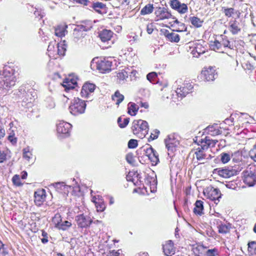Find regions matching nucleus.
Here are the masks:
<instances>
[{"instance_id": "obj_1", "label": "nucleus", "mask_w": 256, "mask_h": 256, "mask_svg": "<svg viewBox=\"0 0 256 256\" xmlns=\"http://www.w3.org/2000/svg\"><path fill=\"white\" fill-rule=\"evenodd\" d=\"M194 142L199 146L195 150L196 158L197 160L204 163V161L209 160L212 158L210 154H206V152L208 148L214 147L218 141L211 140L208 136H206L204 138L196 137Z\"/></svg>"}, {"instance_id": "obj_2", "label": "nucleus", "mask_w": 256, "mask_h": 256, "mask_svg": "<svg viewBox=\"0 0 256 256\" xmlns=\"http://www.w3.org/2000/svg\"><path fill=\"white\" fill-rule=\"evenodd\" d=\"M16 78L14 76V70L10 67L4 68L2 71V82L4 88H10L16 84Z\"/></svg>"}, {"instance_id": "obj_3", "label": "nucleus", "mask_w": 256, "mask_h": 256, "mask_svg": "<svg viewBox=\"0 0 256 256\" xmlns=\"http://www.w3.org/2000/svg\"><path fill=\"white\" fill-rule=\"evenodd\" d=\"M210 48L214 51L224 52V50L228 48L232 49V44L226 36L221 35L218 39H216L212 41L210 44Z\"/></svg>"}, {"instance_id": "obj_4", "label": "nucleus", "mask_w": 256, "mask_h": 256, "mask_svg": "<svg viewBox=\"0 0 256 256\" xmlns=\"http://www.w3.org/2000/svg\"><path fill=\"white\" fill-rule=\"evenodd\" d=\"M131 129L135 136L139 138H143L148 133V124L146 122L141 119L135 120L132 123Z\"/></svg>"}, {"instance_id": "obj_5", "label": "nucleus", "mask_w": 256, "mask_h": 256, "mask_svg": "<svg viewBox=\"0 0 256 256\" xmlns=\"http://www.w3.org/2000/svg\"><path fill=\"white\" fill-rule=\"evenodd\" d=\"M139 151L147 156L152 165L156 166L160 162L159 154L151 145L146 144L141 147Z\"/></svg>"}, {"instance_id": "obj_6", "label": "nucleus", "mask_w": 256, "mask_h": 256, "mask_svg": "<svg viewBox=\"0 0 256 256\" xmlns=\"http://www.w3.org/2000/svg\"><path fill=\"white\" fill-rule=\"evenodd\" d=\"M243 182L248 186H253L256 184V170L254 165H250L242 172Z\"/></svg>"}, {"instance_id": "obj_7", "label": "nucleus", "mask_w": 256, "mask_h": 256, "mask_svg": "<svg viewBox=\"0 0 256 256\" xmlns=\"http://www.w3.org/2000/svg\"><path fill=\"white\" fill-rule=\"evenodd\" d=\"M86 107V101L78 98H74L71 102L69 110L74 116H78L85 112Z\"/></svg>"}, {"instance_id": "obj_8", "label": "nucleus", "mask_w": 256, "mask_h": 256, "mask_svg": "<svg viewBox=\"0 0 256 256\" xmlns=\"http://www.w3.org/2000/svg\"><path fill=\"white\" fill-rule=\"evenodd\" d=\"M154 20L156 22H160L170 20L176 19L172 16L170 11L164 6H157L154 12Z\"/></svg>"}, {"instance_id": "obj_9", "label": "nucleus", "mask_w": 256, "mask_h": 256, "mask_svg": "<svg viewBox=\"0 0 256 256\" xmlns=\"http://www.w3.org/2000/svg\"><path fill=\"white\" fill-rule=\"evenodd\" d=\"M204 194L206 198L212 200H218L222 196L220 190L212 186L205 188L204 190Z\"/></svg>"}, {"instance_id": "obj_10", "label": "nucleus", "mask_w": 256, "mask_h": 256, "mask_svg": "<svg viewBox=\"0 0 256 256\" xmlns=\"http://www.w3.org/2000/svg\"><path fill=\"white\" fill-rule=\"evenodd\" d=\"M201 76L206 81H213L216 78L217 73L215 66H205L201 71Z\"/></svg>"}, {"instance_id": "obj_11", "label": "nucleus", "mask_w": 256, "mask_h": 256, "mask_svg": "<svg viewBox=\"0 0 256 256\" xmlns=\"http://www.w3.org/2000/svg\"><path fill=\"white\" fill-rule=\"evenodd\" d=\"M96 62V69L102 74L111 70L112 62L106 58H98Z\"/></svg>"}, {"instance_id": "obj_12", "label": "nucleus", "mask_w": 256, "mask_h": 256, "mask_svg": "<svg viewBox=\"0 0 256 256\" xmlns=\"http://www.w3.org/2000/svg\"><path fill=\"white\" fill-rule=\"evenodd\" d=\"M72 125L66 122H60L56 124V132L58 134L67 137L70 136Z\"/></svg>"}, {"instance_id": "obj_13", "label": "nucleus", "mask_w": 256, "mask_h": 256, "mask_svg": "<svg viewBox=\"0 0 256 256\" xmlns=\"http://www.w3.org/2000/svg\"><path fill=\"white\" fill-rule=\"evenodd\" d=\"M75 220L78 226L80 228H88L92 222V220L90 216L84 214L76 216Z\"/></svg>"}, {"instance_id": "obj_14", "label": "nucleus", "mask_w": 256, "mask_h": 256, "mask_svg": "<svg viewBox=\"0 0 256 256\" xmlns=\"http://www.w3.org/2000/svg\"><path fill=\"white\" fill-rule=\"evenodd\" d=\"M193 88L192 85L189 82H184L177 88L176 92L178 96L182 98L192 92Z\"/></svg>"}, {"instance_id": "obj_15", "label": "nucleus", "mask_w": 256, "mask_h": 256, "mask_svg": "<svg viewBox=\"0 0 256 256\" xmlns=\"http://www.w3.org/2000/svg\"><path fill=\"white\" fill-rule=\"evenodd\" d=\"M66 51V48H64V45L59 43L57 44L56 52L50 49V46H48V56L54 60L64 56Z\"/></svg>"}, {"instance_id": "obj_16", "label": "nucleus", "mask_w": 256, "mask_h": 256, "mask_svg": "<svg viewBox=\"0 0 256 256\" xmlns=\"http://www.w3.org/2000/svg\"><path fill=\"white\" fill-rule=\"evenodd\" d=\"M168 151L174 152L180 144V142L173 135H170L164 140Z\"/></svg>"}, {"instance_id": "obj_17", "label": "nucleus", "mask_w": 256, "mask_h": 256, "mask_svg": "<svg viewBox=\"0 0 256 256\" xmlns=\"http://www.w3.org/2000/svg\"><path fill=\"white\" fill-rule=\"evenodd\" d=\"M228 24V30L232 35L238 34L242 32V26L238 20H230Z\"/></svg>"}, {"instance_id": "obj_18", "label": "nucleus", "mask_w": 256, "mask_h": 256, "mask_svg": "<svg viewBox=\"0 0 256 256\" xmlns=\"http://www.w3.org/2000/svg\"><path fill=\"white\" fill-rule=\"evenodd\" d=\"M77 80L78 78L76 77L70 75L64 79L62 86L66 91L74 89L77 86Z\"/></svg>"}, {"instance_id": "obj_19", "label": "nucleus", "mask_w": 256, "mask_h": 256, "mask_svg": "<svg viewBox=\"0 0 256 256\" xmlns=\"http://www.w3.org/2000/svg\"><path fill=\"white\" fill-rule=\"evenodd\" d=\"M241 65L245 70L252 71L255 68L254 61L249 56L242 57L241 60Z\"/></svg>"}, {"instance_id": "obj_20", "label": "nucleus", "mask_w": 256, "mask_h": 256, "mask_svg": "<svg viewBox=\"0 0 256 256\" xmlns=\"http://www.w3.org/2000/svg\"><path fill=\"white\" fill-rule=\"evenodd\" d=\"M218 174L224 178H228L238 174V171L231 168L216 169Z\"/></svg>"}, {"instance_id": "obj_21", "label": "nucleus", "mask_w": 256, "mask_h": 256, "mask_svg": "<svg viewBox=\"0 0 256 256\" xmlns=\"http://www.w3.org/2000/svg\"><path fill=\"white\" fill-rule=\"evenodd\" d=\"M46 191L44 189L38 190L34 192V202L37 206L42 204L46 199Z\"/></svg>"}, {"instance_id": "obj_22", "label": "nucleus", "mask_w": 256, "mask_h": 256, "mask_svg": "<svg viewBox=\"0 0 256 256\" xmlns=\"http://www.w3.org/2000/svg\"><path fill=\"white\" fill-rule=\"evenodd\" d=\"M96 87L94 84L86 82L82 86V89H81V96L82 98H88L90 94L94 92Z\"/></svg>"}, {"instance_id": "obj_23", "label": "nucleus", "mask_w": 256, "mask_h": 256, "mask_svg": "<svg viewBox=\"0 0 256 256\" xmlns=\"http://www.w3.org/2000/svg\"><path fill=\"white\" fill-rule=\"evenodd\" d=\"M162 250L164 254L168 256H170L174 254L175 252L174 243L171 240L166 241V242L162 245Z\"/></svg>"}, {"instance_id": "obj_24", "label": "nucleus", "mask_w": 256, "mask_h": 256, "mask_svg": "<svg viewBox=\"0 0 256 256\" xmlns=\"http://www.w3.org/2000/svg\"><path fill=\"white\" fill-rule=\"evenodd\" d=\"M206 246L200 244L192 245V250L195 256H206Z\"/></svg>"}, {"instance_id": "obj_25", "label": "nucleus", "mask_w": 256, "mask_h": 256, "mask_svg": "<svg viewBox=\"0 0 256 256\" xmlns=\"http://www.w3.org/2000/svg\"><path fill=\"white\" fill-rule=\"evenodd\" d=\"M206 48L200 43H196L194 47L191 50V54L194 58H198L202 54L205 53Z\"/></svg>"}, {"instance_id": "obj_26", "label": "nucleus", "mask_w": 256, "mask_h": 256, "mask_svg": "<svg viewBox=\"0 0 256 256\" xmlns=\"http://www.w3.org/2000/svg\"><path fill=\"white\" fill-rule=\"evenodd\" d=\"M22 158L29 162H32L35 160V156L32 154V150L29 146L23 148Z\"/></svg>"}, {"instance_id": "obj_27", "label": "nucleus", "mask_w": 256, "mask_h": 256, "mask_svg": "<svg viewBox=\"0 0 256 256\" xmlns=\"http://www.w3.org/2000/svg\"><path fill=\"white\" fill-rule=\"evenodd\" d=\"M164 34L166 40L172 42H180V34L174 32H170L168 30H165Z\"/></svg>"}, {"instance_id": "obj_28", "label": "nucleus", "mask_w": 256, "mask_h": 256, "mask_svg": "<svg viewBox=\"0 0 256 256\" xmlns=\"http://www.w3.org/2000/svg\"><path fill=\"white\" fill-rule=\"evenodd\" d=\"M92 7L96 12L102 14H106L108 11L106 4L101 2L93 3Z\"/></svg>"}, {"instance_id": "obj_29", "label": "nucleus", "mask_w": 256, "mask_h": 256, "mask_svg": "<svg viewBox=\"0 0 256 256\" xmlns=\"http://www.w3.org/2000/svg\"><path fill=\"white\" fill-rule=\"evenodd\" d=\"M114 32L112 30L104 29L99 32L98 36L102 42H106L110 40Z\"/></svg>"}, {"instance_id": "obj_30", "label": "nucleus", "mask_w": 256, "mask_h": 256, "mask_svg": "<svg viewBox=\"0 0 256 256\" xmlns=\"http://www.w3.org/2000/svg\"><path fill=\"white\" fill-rule=\"evenodd\" d=\"M206 130L212 136L219 135L222 133V128L216 124L207 126Z\"/></svg>"}, {"instance_id": "obj_31", "label": "nucleus", "mask_w": 256, "mask_h": 256, "mask_svg": "<svg viewBox=\"0 0 256 256\" xmlns=\"http://www.w3.org/2000/svg\"><path fill=\"white\" fill-rule=\"evenodd\" d=\"M92 201L94 203L95 206L98 212H102L106 208V205L102 199L100 198L99 196L96 198L94 196L92 198Z\"/></svg>"}, {"instance_id": "obj_32", "label": "nucleus", "mask_w": 256, "mask_h": 256, "mask_svg": "<svg viewBox=\"0 0 256 256\" xmlns=\"http://www.w3.org/2000/svg\"><path fill=\"white\" fill-rule=\"evenodd\" d=\"M222 12L226 18H232L234 14H236L237 18H240L242 14L240 10H235L234 8H228V7H223Z\"/></svg>"}, {"instance_id": "obj_33", "label": "nucleus", "mask_w": 256, "mask_h": 256, "mask_svg": "<svg viewBox=\"0 0 256 256\" xmlns=\"http://www.w3.org/2000/svg\"><path fill=\"white\" fill-rule=\"evenodd\" d=\"M80 28L79 26H77L76 28L73 31V38L75 41H79L84 38L86 34Z\"/></svg>"}, {"instance_id": "obj_34", "label": "nucleus", "mask_w": 256, "mask_h": 256, "mask_svg": "<svg viewBox=\"0 0 256 256\" xmlns=\"http://www.w3.org/2000/svg\"><path fill=\"white\" fill-rule=\"evenodd\" d=\"M204 202L201 200H197L194 204V212L197 216H202L204 214Z\"/></svg>"}, {"instance_id": "obj_35", "label": "nucleus", "mask_w": 256, "mask_h": 256, "mask_svg": "<svg viewBox=\"0 0 256 256\" xmlns=\"http://www.w3.org/2000/svg\"><path fill=\"white\" fill-rule=\"evenodd\" d=\"M67 26L64 24L58 25L55 28V34L56 36L60 38L64 37L66 34L67 32L66 30Z\"/></svg>"}, {"instance_id": "obj_36", "label": "nucleus", "mask_w": 256, "mask_h": 256, "mask_svg": "<svg viewBox=\"0 0 256 256\" xmlns=\"http://www.w3.org/2000/svg\"><path fill=\"white\" fill-rule=\"evenodd\" d=\"M189 20L192 26L196 28H201L204 22L203 20H201L199 17H197L196 16H192L189 18Z\"/></svg>"}, {"instance_id": "obj_37", "label": "nucleus", "mask_w": 256, "mask_h": 256, "mask_svg": "<svg viewBox=\"0 0 256 256\" xmlns=\"http://www.w3.org/2000/svg\"><path fill=\"white\" fill-rule=\"evenodd\" d=\"M146 182L152 192L156 190L157 183L156 178L149 177V176H148L146 180Z\"/></svg>"}, {"instance_id": "obj_38", "label": "nucleus", "mask_w": 256, "mask_h": 256, "mask_svg": "<svg viewBox=\"0 0 256 256\" xmlns=\"http://www.w3.org/2000/svg\"><path fill=\"white\" fill-rule=\"evenodd\" d=\"M138 106L134 102H130L128 106V114L132 116L136 115L138 110Z\"/></svg>"}, {"instance_id": "obj_39", "label": "nucleus", "mask_w": 256, "mask_h": 256, "mask_svg": "<svg viewBox=\"0 0 256 256\" xmlns=\"http://www.w3.org/2000/svg\"><path fill=\"white\" fill-rule=\"evenodd\" d=\"M231 228V226L230 224H221L218 226V232L220 234H225L230 232Z\"/></svg>"}, {"instance_id": "obj_40", "label": "nucleus", "mask_w": 256, "mask_h": 256, "mask_svg": "<svg viewBox=\"0 0 256 256\" xmlns=\"http://www.w3.org/2000/svg\"><path fill=\"white\" fill-rule=\"evenodd\" d=\"M112 98L114 102H116V104L118 106L124 100V96L120 92L119 90H117L115 92L114 94L112 96Z\"/></svg>"}, {"instance_id": "obj_41", "label": "nucleus", "mask_w": 256, "mask_h": 256, "mask_svg": "<svg viewBox=\"0 0 256 256\" xmlns=\"http://www.w3.org/2000/svg\"><path fill=\"white\" fill-rule=\"evenodd\" d=\"M54 186L56 190L60 192H68V188H70L64 182H56L54 184Z\"/></svg>"}, {"instance_id": "obj_42", "label": "nucleus", "mask_w": 256, "mask_h": 256, "mask_svg": "<svg viewBox=\"0 0 256 256\" xmlns=\"http://www.w3.org/2000/svg\"><path fill=\"white\" fill-rule=\"evenodd\" d=\"M78 26L85 32L90 30L92 28V22L89 20L82 21L81 22V24Z\"/></svg>"}, {"instance_id": "obj_43", "label": "nucleus", "mask_w": 256, "mask_h": 256, "mask_svg": "<svg viewBox=\"0 0 256 256\" xmlns=\"http://www.w3.org/2000/svg\"><path fill=\"white\" fill-rule=\"evenodd\" d=\"M154 11V4H148L144 6L143 8L140 10V14L142 15H146L152 13Z\"/></svg>"}, {"instance_id": "obj_44", "label": "nucleus", "mask_w": 256, "mask_h": 256, "mask_svg": "<svg viewBox=\"0 0 256 256\" xmlns=\"http://www.w3.org/2000/svg\"><path fill=\"white\" fill-rule=\"evenodd\" d=\"M232 159L234 162H242V154L241 151L238 150L232 153Z\"/></svg>"}, {"instance_id": "obj_45", "label": "nucleus", "mask_w": 256, "mask_h": 256, "mask_svg": "<svg viewBox=\"0 0 256 256\" xmlns=\"http://www.w3.org/2000/svg\"><path fill=\"white\" fill-rule=\"evenodd\" d=\"M130 122V118H124L122 120V116H120L117 119V123L118 126L120 128H124Z\"/></svg>"}, {"instance_id": "obj_46", "label": "nucleus", "mask_w": 256, "mask_h": 256, "mask_svg": "<svg viewBox=\"0 0 256 256\" xmlns=\"http://www.w3.org/2000/svg\"><path fill=\"white\" fill-rule=\"evenodd\" d=\"M248 252L250 255H256V241H250L248 244Z\"/></svg>"}, {"instance_id": "obj_47", "label": "nucleus", "mask_w": 256, "mask_h": 256, "mask_svg": "<svg viewBox=\"0 0 256 256\" xmlns=\"http://www.w3.org/2000/svg\"><path fill=\"white\" fill-rule=\"evenodd\" d=\"M62 221V218L59 213H56L52 219V222L55 226V228H58Z\"/></svg>"}, {"instance_id": "obj_48", "label": "nucleus", "mask_w": 256, "mask_h": 256, "mask_svg": "<svg viewBox=\"0 0 256 256\" xmlns=\"http://www.w3.org/2000/svg\"><path fill=\"white\" fill-rule=\"evenodd\" d=\"M116 77L119 82L124 80L128 78V73L126 70H122L117 72Z\"/></svg>"}, {"instance_id": "obj_49", "label": "nucleus", "mask_w": 256, "mask_h": 256, "mask_svg": "<svg viewBox=\"0 0 256 256\" xmlns=\"http://www.w3.org/2000/svg\"><path fill=\"white\" fill-rule=\"evenodd\" d=\"M175 10L178 12L180 14H183L188 12V6L186 4H179L178 7L176 8Z\"/></svg>"}, {"instance_id": "obj_50", "label": "nucleus", "mask_w": 256, "mask_h": 256, "mask_svg": "<svg viewBox=\"0 0 256 256\" xmlns=\"http://www.w3.org/2000/svg\"><path fill=\"white\" fill-rule=\"evenodd\" d=\"M12 181L14 185L16 186H20L23 184V183L20 181V177L19 174H14L13 176Z\"/></svg>"}, {"instance_id": "obj_51", "label": "nucleus", "mask_w": 256, "mask_h": 256, "mask_svg": "<svg viewBox=\"0 0 256 256\" xmlns=\"http://www.w3.org/2000/svg\"><path fill=\"white\" fill-rule=\"evenodd\" d=\"M219 255L218 249L214 248L212 249H208L206 248V256H218Z\"/></svg>"}, {"instance_id": "obj_52", "label": "nucleus", "mask_w": 256, "mask_h": 256, "mask_svg": "<svg viewBox=\"0 0 256 256\" xmlns=\"http://www.w3.org/2000/svg\"><path fill=\"white\" fill-rule=\"evenodd\" d=\"M72 226V224L68 220H64V222L62 221L61 224L59 226V230H67L68 228Z\"/></svg>"}, {"instance_id": "obj_53", "label": "nucleus", "mask_w": 256, "mask_h": 256, "mask_svg": "<svg viewBox=\"0 0 256 256\" xmlns=\"http://www.w3.org/2000/svg\"><path fill=\"white\" fill-rule=\"evenodd\" d=\"M220 160L223 164L228 162L232 158V156L226 152H222L220 154Z\"/></svg>"}, {"instance_id": "obj_54", "label": "nucleus", "mask_w": 256, "mask_h": 256, "mask_svg": "<svg viewBox=\"0 0 256 256\" xmlns=\"http://www.w3.org/2000/svg\"><path fill=\"white\" fill-rule=\"evenodd\" d=\"M157 77V73H156V72H150L146 76L147 80H148L150 82H153V84H154L156 81Z\"/></svg>"}, {"instance_id": "obj_55", "label": "nucleus", "mask_w": 256, "mask_h": 256, "mask_svg": "<svg viewBox=\"0 0 256 256\" xmlns=\"http://www.w3.org/2000/svg\"><path fill=\"white\" fill-rule=\"evenodd\" d=\"M249 155L252 160L256 162V142L249 152Z\"/></svg>"}, {"instance_id": "obj_56", "label": "nucleus", "mask_w": 256, "mask_h": 256, "mask_svg": "<svg viewBox=\"0 0 256 256\" xmlns=\"http://www.w3.org/2000/svg\"><path fill=\"white\" fill-rule=\"evenodd\" d=\"M126 160L130 164L134 165L135 163L134 157L132 154L128 153L126 155Z\"/></svg>"}, {"instance_id": "obj_57", "label": "nucleus", "mask_w": 256, "mask_h": 256, "mask_svg": "<svg viewBox=\"0 0 256 256\" xmlns=\"http://www.w3.org/2000/svg\"><path fill=\"white\" fill-rule=\"evenodd\" d=\"M160 132L158 130H156L153 132L151 134L150 136L148 138V142H150L154 140H156L159 136Z\"/></svg>"}, {"instance_id": "obj_58", "label": "nucleus", "mask_w": 256, "mask_h": 256, "mask_svg": "<svg viewBox=\"0 0 256 256\" xmlns=\"http://www.w3.org/2000/svg\"><path fill=\"white\" fill-rule=\"evenodd\" d=\"M138 145V141L133 139L130 140L128 144V146L129 148H136Z\"/></svg>"}, {"instance_id": "obj_59", "label": "nucleus", "mask_w": 256, "mask_h": 256, "mask_svg": "<svg viewBox=\"0 0 256 256\" xmlns=\"http://www.w3.org/2000/svg\"><path fill=\"white\" fill-rule=\"evenodd\" d=\"M8 154L4 151L0 150V163L6 162L7 160Z\"/></svg>"}, {"instance_id": "obj_60", "label": "nucleus", "mask_w": 256, "mask_h": 256, "mask_svg": "<svg viewBox=\"0 0 256 256\" xmlns=\"http://www.w3.org/2000/svg\"><path fill=\"white\" fill-rule=\"evenodd\" d=\"M180 2L178 0H170V6L171 8L175 10L177 7H178Z\"/></svg>"}, {"instance_id": "obj_61", "label": "nucleus", "mask_w": 256, "mask_h": 256, "mask_svg": "<svg viewBox=\"0 0 256 256\" xmlns=\"http://www.w3.org/2000/svg\"><path fill=\"white\" fill-rule=\"evenodd\" d=\"M154 26L152 23H149L146 25V32L148 34H151L154 32Z\"/></svg>"}, {"instance_id": "obj_62", "label": "nucleus", "mask_w": 256, "mask_h": 256, "mask_svg": "<svg viewBox=\"0 0 256 256\" xmlns=\"http://www.w3.org/2000/svg\"><path fill=\"white\" fill-rule=\"evenodd\" d=\"M42 236L44 237L41 238L42 242L44 244H46L48 242V233L45 230H42Z\"/></svg>"}, {"instance_id": "obj_63", "label": "nucleus", "mask_w": 256, "mask_h": 256, "mask_svg": "<svg viewBox=\"0 0 256 256\" xmlns=\"http://www.w3.org/2000/svg\"><path fill=\"white\" fill-rule=\"evenodd\" d=\"M120 250H118L117 251H115V250H112V252H110L108 253L107 256H123V254L120 253Z\"/></svg>"}, {"instance_id": "obj_64", "label": "nucleus", "mask_w": 256, "mask_h": 256, "mask_svg": "<svg viewBox=\"0 0 256 256\" xmlns=\"http://www.w3.org/2000/svg\"><path fill=\"white\" fill-rule=\"evenodd\" d=\"M74 2L77 4H81L84 6H88L90 2V0H74Z\"/></svg>"}]
</instances>
